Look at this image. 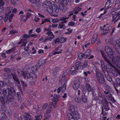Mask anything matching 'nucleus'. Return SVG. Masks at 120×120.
Returning a JSON list of instances; mask_svg holds the SVG:
<instances>
[{
  "mask_svg": "<svg viewBox=\"0 0 120 120\" xmlns=\"http://www.w3.org/2000/svg\"><path fill=\"white\" fill-rule=\"evenodd\" d=\"M7 90H8V94H12V95L15 96L16 93L14 88L12 87H11L10 88H8Z\"/></svg>",
  "mask_w": 120,
  "mask_h": 120,
  "instance_id": "obj_11",
  "label": "nucleus"
},
{
  "mask_svg": "<svg viewBox=\"0 0 120 120\" xmlns=\"http://www.w3.org/2000/svg\"><path fill=\"white\" fill-rule=\"evenodd\" d=\"M29 37H30L26 34H25L24 35H23L22 37V38L26 39H27V38Z\"/></svg>",
  "mask_w": 120,
  "mask_h": 120,
  "instance_id": "obj_58",
  "label": "nucleus"
},
{
  "mask_svg": "<svg viewBox=\"0 0 120 120\" xmlns=\"http://www.w3.org/2000/svg\"><path fill=\"white\" fill-rule=\"evenodd\" d=\"M81 9V8L79 7H76L75 8L74 13L75 14H77Z\"/></svg>",
  "mask_w": 120,
  "mask_h": 120,
  "instance_id": "obj_31",
  "label": "nucleus"
},
{
  "mask_svg": "<svg viewBox=\"0 0 120 120\" xmlns=\"http://www.w3.org/2000/svg\"><path fill=\"white\" fill-rule=\"evenodd\" d=\"M1 119L4 120L6 119V116L4 112L1 113Z\"/></svg>",
  "mask_w": 120,
  "mask_h": 120,
  "instance_id": "obj_30",
  "label": "nucleus"
},
{
  "mask_svg": "<svg viewBox=\"0 0 120 120\" xmlns=\"http://www.w3.org/2000/svg\"><path fill=\"white\" fill-rule=\"evenodd\" d=\"M52 108V105H50L49 106V108H48L46 110V113L47 114H49L51 112Z\"/></svg>",
  "mask_w": 120,
  "mask_h": 120,
  "instance_id": "obj_32",
  "label": "nucleus"
},
{
  "mask_svg": "<svg viewBox=\"0 0 120 120\" xmlns=\"http://www.w3.org/2000/svg\"><path fill=\"white\" fill-rule=\"evenodd\" d=\"M18 0H11V2L13 5H16V1H17Z\"/></svg>",
  "mask_w": 120,
  "mask_h": 120,
  "instance_id": "obj_59",
  "label": "nucleus"
},
{
  "mask_svg": "<svg viewBox=\"0 0 120 120\" xmlns=\"http://www.w3.org/2000/svg\"><path fill=\"white\" fill-rule=\"evenodd\" d=\"M46 9L47 12L50 14L52 13L53 11L51 7H50V6L47 8H46Z\"/></svg>",
  "mask_w": 120,
  "mask_h": 120,
  "instance_id": "obj_28",
  "label": "nucleus"
},
{
  "mask_svg": "<svg viewBox=\"0 0 120 120\" xmlns=\"http://www.w3.org/2000/svg\"><path fill=\"white\" fill-rule=\"evenodd\" d=\"M80 82L77 79L74 82L73 87L75 90L78 89L79 87Z\"/></svg>",
  "mask_w": 120,
  "mask_h": 120,
  "instance_id": "obj_8",
  "label": "nucleus"
},
{
  "mask_svg": "<svg viewBox=\"0 0 120 120\" xmlns=\"http://www.w3.org/2000/svg\"><path fill=\"white\" fill-rule=\"evenodd\" d=\"M100 52L101 53V55L104 58L105 61L107 62L108 64H109L110 65L108 64L106 65V68H108V69H109V67H110V66H112V65L111 64V62L110 61V60L111 59H109L108 56H106V55L105 53L102 50H101L100 51Z\"/></svg>",
  "mask_w": 120,
  "mask_h": 120,
  "instance_id": "obj_3",
  "label": "nucleus"
},
{
  "mask_svg": "<svg viewBox=\"0 0 120 120\" xmlns=\"http://www.w3.org/2000/svg\"><path fill=\"white\" fill-rule=\"evenodd\" d=\"M33 108L34 109H35L37 111L38 110L39 107L37 105H34L33 106Z\"/></svg>",
  "mask_w": 120,
  "mask_h": 120,
  "instance_id": "obj_60",
  "label": "nucleus"
},
{
  "mask_svg": "<svg viewBox=\"0 0 120 120\" xmlns=\"http://www.w3.org/2000/svg\"><path fill=\"white\" fill-rule=\"evenodd\" d=\"M117 16L116 15V14L115 15V16H113V17L112 18V22H113L114 21H115L114 22V23L116 24V22L117 21H116V19H117Z\"/></svg>",
  "mask_w": 120,
  "mask_h": 120,
  "instance_id": "obj_33",
  "label": "nucleus"
},
{
  "mask_svg": "<svg viewBox=\"0 0 120 120\" xmlns=\"http://www.w3.org/2000/svg\"><path fill=\"white\" fill-rule=\"evenodd\" d=\"M68 112L67 113L68 117L69 120H75L79 118V114L75 111L73 106L71 105L68 109Z\"/></svg>",
  "mask_w": 120,
  "mask_h": 120,
  "instance_id": "obj_2",
  "label": "nucleus"
},
{
  "mask_svg": "<svg viewBox=\"0 0 120 120\" xmlns=\"http://www.w3.org/2000/svg\"><path fill=\"white\" fill-rule=\"evenodd\" d=\"M57 95H56L53 97V101L52 102V105H53L54 108H55L56 107V104L57 102L58 101L59 99L58 97H57Z\"/></svg>",
  "mask_w": 120,
  "mask_h": 120,
  "instance_id": "obj_10",
  "label": "nucleus"
},
{
  "mask_svg": "<svg viewBox=\"0 0 120 120\" xmlns=\"http://www.w3.org/2000/svg\"><path fill=\"white\" fill-rule=\"evenodd\" d=\"M60 42V43H62L66 41V39L65 38H64L63 37H61L59 39Z\"/></svg>",
  "mask_w": 120,
  "mask_h": 120,
  "instance_id": "obj_38",
  "label": "nucleus"
},
{
  "mask_svg": "<svg viewBox=\"0 0 120 120\" xmlns=\"http://www.w3.org/2000/svg\"><path fill=\"white\" fill-rule=\"evenodd\" d=\"M24 120H33L31 118L30 115L28 113H26L25 114V116L24 117Z\"/></svg>",
  "mask_w": 120,
  "mask_h": 120,
  "instance_id": "obj_22",
  "label": "nucleus"
},
{
  "mask_svg": "<svg viewBox=\"0 0 120 120\" xmlns=\"http://www.w3.org/2000/svg\"><path fill=\"white\" fill-rule=\"evenodd\" d=\"M75 100V101L78 103H80L81 101L80 99V98H76Z\"/></svg>",
  "mask_w": 120,
  "mask_h": 120,
  "instance_id": "obj_57",
  "label": "nucleus"
},
{
  "mask_svg": "<svg viewBox=\"0 0 120 120\" xmlns=\"http://www.w3.org/2000/svg\"><path fill=\"white\" fill-rule=\"evenodd\" d=\"M49 21L48 18L44 19L42 20V24H43L45 22H48Z\"/></svg>",
  "mask_w": 120,
  "mask_h": 120,
  "instance_id": "obj_61",
  "label": "nucleus"
},
{
  "mask_svg": "<svg viewBox=\"0 0 120 120\" xmlns=\"http://www.w3.org/2000/svg\"><path fill=\"white\" fill-rule=\"evenodd\" d=\"M60 1L61 4L66 6L67 5L68 2L66 0H60Z\"/></svg>",
  "mask_w": 120,
  "mask_h": 120,
  "instance_id": "obj_26",
  "label": "nucleus"
},
{
  "mask_svg": "<svg viewBox=\"0 0 120 120\" xmlns=\"http://www.w3.org/2000/svg\"><path fill=\"white\" fill-rule=\"evenodd\" d=\"M14 95L11 94H9L6 96L7 101L8 102H12L13 101L14 98Z\"/></svg>",
  "mask_w": 120,
  "mask_h": 120,
  "instance_id": "obj_13",
  "label": "nucleus"
},
{
  "mask_svg": "<svg viewBox=\"0 0 120 120\" xmlns=\"http://www.w3.org/2000/svg\"><path fill=\"white\" fill-rule=\"evenodd\" d=\"M37 77V75L34 72H32L31 77L34 79H35Z\"/></svg>",
  "mask_w": 120,
  "mask_h": 120,
  "instance_id": "obj_46",
  "label": "nucleus"
},
{
  "mask_svg": "<svg viewBox=\"0 0 120 120\" xmlns=\"http://www.w3.org/2000/svg\"><path fill=\"white\" fill-rule=\"evenodd\" d=\"M5 97L4 95L2 96H0V100L3 105H4L5 102V101L4 99Z\"/></svg>",
  "mask_w": 120,
  "mask_h": 120,
  "instance_id": "obj_23",
  "label": "nucleus"
},
{
  "mask_svg": "<svg viewBox=\"0 0 120 120\" xmlns=\"http://www.w3.org/2000/svg\"><path fill=\"white\" fill-rule=\"evenodd\" d=\"M96 78L98 82L101 84L104 82V77L99 72H97L96 74Z\"/></svg>",
  "mask_w": 120,
  "mask_h": 120,
  "instance_id": "obj_4",
  "label": "nucleus"
},
{
  "mask_svg": "<svg viewBox=\"0 0 120 120\" xmlns=\"http://www.w3.org/2000/svg\"><path fill=\"white\" fill-rule=\"evenodd\" d=\"M116 49L117 52L119 54H120V47H119V48L116 47Z\"/></svg>",
  "mask_w": 120,
  "mask_h": 120,
  "instance_id": "obj_64",
  "label": "nucleus"
},
{
  "mask_svg": "<svg viewBox=\"0 0 120 120\" xmlns=\"http://www.w3.org/2000/svg\"><path fill=\"white\" fill-rule=\"evenodd\" d=\"M25 10V12L26 11H28L32 12V15H34V14H35V13L34 12V11L31 9H30V8H26V9Z\"/></svg>",
  "mask_w": 120,
  "mask_h": 120,
  "instance_id": "obj_43",
  "label": "nucleus"
},
{
  "mask_svg": "<svg viewBox=\"0 0 120 120\" xmlns=\"http://www.w3.org/2000/svg\"><path fill=\"white\" fill-rule=\"evenodd\" d=\"M18 31L15 30H11L10 31V34H13L15 33H18Z\"/></svg>",
  "mask_w": 120,
  "mask_h": 120,
  "instance_id": "obj_49",
  "label": "nucleus"
},
{
  "mask_svg": "<svg viewBox=\"0 0 120 120\" xmlns=\"http://www.w3.org/2000/svg\"><path fill=\"white\" fill-rule=\"evenodd\" d=\"M90 49L87 50L84 53V55L86 58L88 57L90 54Z\"/></svg>",
  "mask_w": 120,
  "mask_h": 120,
  "instance_id": "obj_21",
  "label": "nucleus"
},
{
  "mask_svg": "<svg viewBox=\"0 0 120 120\" xmlns=\"http://www.w3.org/2000/svg\"><path fill=\"white\" fill-rule=\"evenodd\" d=\"M82 99L84 103H86L87 102V98L85 96H83L82 97Z\"/></svg>",
  "mask_w": 120,
  "mask_h": 120,
  "instance_id": "obj_37",
  "label": "nucleus"
},
{
  "mask_svg": "<svg viewBox=\"0 0 120 120\" xmlns=\"http://www.w3.org/2000/svg\"><path fill=\"white\" fill-rule=\"evenodd\" d=\"M116 82L117 85L120 86V79L117 78L116 79Z\"/></svg>",
  "mask_w": 120,
  "mask_h": 120,
  "instance_id": "obj_42",
  "label": "nucleus"
},
{
  "mask_svg": "<svg viewBox=\"0 0 120 120\" xmlns=\"http://www.w3.org/2000/svg\"><path fill=\"white\" fill-rule=\"evenodd\" d=\"M40 61L41 63L40 64L41 65H43L44 64L46 63V60H41V61Z\"/></svg>",
  "mask_w": 120,
  "mask_h": 120,
  "instance_id": "obj_50",
  "label": "nucleus"
},
{
  "mask_svg": "<svg viewBox=\"0 0 120 120\" xmlns=\"http://www.w3.org/2000/svg\"><path fill=\"white\" fill-rule=\"evenodd\" d=\"M51 7L53 11L55 12L56 13H57L59 11V9L58 8V6L57 5L54 4V2H52L51 3Z\"/></svg>",
  "mask_w": 120,
  "mask_h": 120,
  "instance_id": "obj_7",
  "label": "nucleus"
},
{
  "mask_svg": "<svg viewBox=\"0 0 120 120\" xmlns=\"http://www.w3.org/2000/svg\"><path fill=\"white\" fill-rule=\"evenodd\" d=\"M23 11H21L19 13V15H20V16L21 19H23L24 18V17H25L26 18V19H23L22 21H24L25 22H26L27 20V17H26L25 16H23L22 15L23 14Z\"/></svg>",
  "mask_w": 120,
  "mask_h": 120,
  "instance_id": "obj_20",
  "label": "nucleus"
},
{
  "mask_svg": "<svg viewBox=\"0 0 120 120\" xmlns=\"http://www.w3.org/2000/svg\"><path fill=\"white\" fill-rule=\"evenodd\" d=\"M6 16L5 17V20L6 21L9 19V20L10 22L12 21L11 19L14 16V15L11 13V12H7L6 13Z\"/></svg>",
  "mask_w": 120,
  "mask_h": 120,
  "instance_id": "obj_6",
  "label": "nucleus"
},
{
  "mask_svg": "<svg viewBox=\"0 0 120 120\" xmlns=\"http://www.w3.org/2000/svg\"><path fill=\"white\" fill-rule=\"evenodd\" d=\"M105 50L110 59L112 60V62L114 64H115L117 67L120 66V58L117 56L114 57L113 53L111 49L108 46H106L105 48Z\"/></svg>",
  "mask_w": 120,
  "mask_h": 120,
  "instance_id": "obj_1",
  "label": "nucleus"
},
{
  "mask_svg": "<svg viewBox=\"0 0 120 120\" xmlns=\"http://www.w3.org/2000/svg\"><path fill=\"white\" fill-rule=\"evenodd\" d=\"M116 48L117 47L119 48V47H120V38L117 39L116 40Z\"/></svg>",
  "mask_w": 120,
  "mask_h": 120,
  "instance_id": "obj_24",
  "label": "nucleus"
},
{
  "mask_svg": "<svg viewBox=\"0 0 120 120\" xmlns=\"http://www.w3.org/2000/svg\"><path fill=\"white\" fill-rule=\"evenodd\" d=\"M113 1H112V0H107V2L105 4V6H107V7H108V5H107V4H111V3H112L113 2Z\"/></svg>",
  "mask_w": 120,
  "mask_h": 120,
  "instance_id": "obj_44",
  "label": "nucleus"
},
{
  "mask_svg": "<svg viewBox=\"0 0 120 120\" xmlns=\"http://www.w3.org/2000/svg\"><path fill=\"white\" fill-rule=\"evenodd\" d=\"M42 117V116L40 115L39 116H35L36 120H41Z\"/></svg>",
  "mask_w": 120,
  "mask_h": 120,
  "instance_id": "obj_45",
  "label": "nucleus"
},
{
  "mask_svg": "<svg viewBox=\"0 0 120 120\" xmlns=\"http://www.w3.org/2000/svg\"><path fill=\"white\" fill-rule=\"evenodd\" d=\"M32 3L34 4L37 3V2H39V0H28Z\"/></svg>",
  "mask_w": 120,
  "mask_h": 120,
  "instance_id": "obj_48",
  "label": "nucleus"
},
{
  "mask_svg": "<svg viewBox=\"0 0 120 120\" xmlns=\"http://www.w3.org/2000/svg\"><path fill=\"white\" fill-rule=\"evenodd\" d=\"M103 106L105 109L106 111H108L109 109V108L108 105V102L105 101L103 102Z\"/></svg>",
  "mask_w": 120,
  "mask_h": 120,
  "instance_id": "obj_18",
  "label": "nucleus"
},
{
  "mask_svg": "<svg viewBox=\"0 0 120 120\" xmlns=\"http://www.w3.org/2000/svg\"><path fill=\"white\" fill-rule=\"evenodd\" d=\"M103 30H104V31L103 32V33L105 34V33H107L108 32H104V31H108L109 30H110V29H109L108 28V27L106 29H104V28H103Z\"/></svg>",
  "mask_w": 120,
  "mask_h": 120,
  "instance_id": "obj_53",
  "label": "nucleus"
},
{
  "mask_svg": "<svg viewBox=\"0 0 120 120\" xmlns=\"http://www.w3.org/2000/svg\"><path fill=\"white\" fill-rule=\"evenodd\" d=\"M114 65H112V67L114 68L115 70L116 71H115V73L114 74L115 75V73H116V75H114L115 76H117L118 75H120V70H118L117 68H116V65L115 64H114ZM117 67V66H116Z\"/></svg>",
  "mask_w": 120,
  "mask_h": 120,
  "instance_id": "obj_15",
  "label": "nucleus"
},
{
  "mask_svg": "<svg viewBox=\"0 0 120 120\" xmlns=\"http://www.w3.org/2000/svg\"><path fill=\"white\" fill-rule=\"evenodd\" d=\"M75 70H72L71 71H72L71 72V74L72 75H74V74H75L76 72V71H75L78 69V68L76 67L75 68Z\"/></svg>",
  "mask_w": 120,
  "mask_h": 120,
  "instance_id": "obj_51",
  "label": "nucleus"
},
{
  "mask_svg": "<svg viewBox=\"0 0 120 120\" xmlns=\"http://www.w3.org/2000/svg\"><path fill=\"white\" fill-rule=\"evenodd\" d=\"M41 63L40 61H39L38 63L36 64V65L34 66V68L32 67V68H34V69H36V71H37L38 69L39 68L40 66H41L40 64Z\"/></svg>",
  "mask_w": 120,
  "mask_h": 120,
  "instance_id": "obj_25",
  "label": "nucleus"
},
{
  "mask_svg": "<svg viewBox=\"0 0 120 120\" xmlns=\"http://www.w3.org/2000/svg\"><path fill=\"white\" fill-rule=\"evenodd\" d=\"M86 88L88 92H91L92 93L94 92L95 88L94 87L92 88L91 86L88 83H86L85 84Z\"/></svg>",
  "mask_w": 120,
  "mask_h": 120,
  "instance_id": "obj_9",
  "label": "nucleus"
},
{
  "mask_svg": "<svg viewBox=\"0 0 120 120\" xmlns=\"http://www.w3.org/2000/svg\"><path fill=\"white\" fill-rule=\"evenodd\" d=\"M0 93L3 94L4 95H6L7 94L6 89L5 88H4L2 90V92L1 91H0Z\"/></svg>",
  "mask_w": 120,
  "mask_h": 120,
  "instance_id": "obj_34",
  "label": "nucleus"
},
{
  "mask_svg": "<svg viewBox=\"0 0 120 120\" xmlns=\"http://www.w3.org/2000/svg\"><path fill=\"white\" fill-rule=\"evenodd\" d=\"M87 61H85L83 64V65L80 67V69L83 70L87 66Z\"/></svg>",
  "mask_w": 120,
  "mask_h": 120,
  "instance_id": "obj_27",
  "label": "nucleus"
},
{
  "mask_svg": "<svg viewBox=\"0 0 120 120\" xmlns=\"http://www.w3.org/2000/svg\"><path fill=\"white\" fill-rule=\"evenodd\" d=\"M85 57L84 54L82 53H80L78 55V58L80 60H82L83 58H86Z\"/></svg>",
  "mask_w": 120,
  "mask_h": 120,
  "instance_id": "obj_29",
  "label": "nucleus"
},
{
  "mask_svg": "<svg viewBox=\"0 0 120 120\" xmlns=\"http://www.w3.org/2000/svg\"><path fill=\"white\" fill-rule=\"evenodd\" d=\"M64 5H63L61 4H60L59 5V8L60 10H62L63 9L64 7Z\"/></svg>",
  "mask_w": 120,
  "mask_h": 120,
  "instance_id": "obj_54",
  "label": "nucleus"
},
{
  "mask_svg": "<svg viewBox=\"0 0 120 120\" xmlns=\"http://www.w3.org/2000/svg\"><path fill=\"white\" fill-rule=\"evenodd\" d=\"M67 22V21L64 20L62 22L60 23L58 26V28L64 29L66 27V26L64 23H66Z\"/></svg>",
  "mask_w": 120,
  "mask_h": 120,
  "instance_id": "obj_12",
  "label": "nucleus"
},
{
  "mask_svg": "<svg viewBox=\"0 0 120 120\" xmlns=\"http://www.w3.org/2000/svg\"><path fill=\"white\" fill-rule=\"evenodd\" d=\"M67 30H68L69 32L66 33L68 34H69L70 33H71L72 32V30L71 29L69 28L68 29H67Z\"/></svg>",
  "mask_w": 120,
  "mask_h": 120,
  "instance_id": "obj_63",
  "label": "nucleus"
},
{
  "mask_svg": "<svg viewBox=\"0 0 120 120\" xmlns=\"http://www.w3.org/2000/svg\"><path fill=\"white\" fill-rule=\"evenodd\" d=\"M45 30L47 31H49L47 32L46 34L48 35V36L47 37L49 39H50L49 40V41L51 40L52 39H53L55 38L54 35L53 34L52 32L50 31V29L49 30V29L45 28Z\"/></svg>",
  "mask_w": 120,
  "mask_h": 120,
  "instance_id": "obj_5",
  "label": "nucleus"
},
{
  "mask_svg": "<svg viewBox=\"0 0 120 120\" xmlns=\"http://www.w3.org/2000/svg\"><path fill=\"white\" fill-rule=\"evenodd\" d=\"M51 4L50 2L46 1L42 3V5L44 8H47L50 6Z\"/></svg>",
  "mask_w": 120,
  "mask_h": 120,
  "instance_id": "obj_14",
  "label": "nucleus"
},
{
  "mask_svg": "<svg viewBox=\"0 0 120 120\" xmlns=\"http://www.w3.org/2000/svg\"><path fill=\"white\" fill-rule=\"evenodd\" d=\"M102 99L103 98L102 95L101 94H100V96H99L98 98V100L99 101H101V102L103 103L102 101Z\"/></svg>",
  "mask_w": 120,
  "mask_h": 120,
  "instance_id": "obj_52",
  "label": "nucleus"
},
{
  "mask_svg": "<svg viewBox=\"0 0 120 120\" xmlns=\"http://www.w3.org/2000/svg\"><path fill=\"white\" fill-rule=\"evenodd\" d=\"M61 90L62 92H64L66 89V86L65 83H64L63 85L61 87Z\"/></svg>",
  "mask_w": 120,
  "mask_h": 120,
  "instance_id": "obj_35",
  "label": "nucleus"
},
{
  "mask_svg": "<svg viewBox=\"0 0 120 120\" xmlns=\"http://www.w3.org/2000/svg\"><path fill=\"white\" fill-rule=\"evenodd\" d=\"M21 94L19 92H17V97L19 99V100L20 101H21V98L20 97Z\"/></svg>",
  "mask_w": 120,
  "mask_h": 120,
  "instance_id": "obj_39",
  "label": "nucleus"
},
{
  "mask_svg": "<svg viewBox=\"0 0 120 120\" xmlns=\"http://www.w3.org/2000/svg\"><path fill=\"white\" fill-rule=\"evenodd\" d=\"M61 81L62 83H65V82H66V77L65 76H63L62 78Z\"/></svg>",
  "mask_w": 120,
  "mask_h": 120,
  "instance_id": "obj_40",
  "label": "nucleus"
},
{
  "mask_svg": "<svg viewBox=\"0 0 120 120\" xmlns=\"http://www.w3.org/2000/svg\"><path fill=\"white\" fill-rule=\"evenodd\" d=\"M25 78H31V75L32 74V72H31L29 73L28 71H26L24 73Z\"/></svg>",
  "mask_w": 120,
  "mask_h": 120,
  "instance_id": "obj_16",
  "label": "nucleus"
},
{
  "mask_svg": "<svg viewBox=\"0 0 120 120\" xmlns=\"http://www.w3.org/2000/svg\"><path fill=\"white\" fill-rule=\"evenodd\" d=\"M97 34H94L92 40L91 42L92 44H94L96 42L97 40Z\"/></svg>",
  "mask_w": 120,
  "mask_h": 120,
  "instance_id": "obj_17",
  "label": "nucleus"
},
{
  "mask_svg": "<svg viewBox=\"0 0 120 120\" xmlns=\"http://www.w3.org/2000/svg\"><path fill=\"white\" fill-rule=\"evenodd\" d=\"M75 64L76 66L78 67L82 65V63L81 62L79 61L76 62V63Z\"/></svg>",
  "mask_w": 120,
  "mask_h": 120,
  "instance_id": "obj_56",
  "label": "nucleus"
},
{
  "mask_svg": "<svg viewBox=\"0 0 120 120\" xmlns=\"http://www.w3.org/2000/svg\"><path fill=\"white\" fill-rule=\"evenodd\" d=\"M13 9L12 7H10L7 8L6 9L7 12H11Z\"/></svg>",
  "mask_w": 120,
  "mask_h": 120,
  "instance_id": "obj_41",
  "label": "nucleus"
},
{
  "mask_svg": "<svg viewBox=\"0 0 120 120\" xmlns=\"http://www.w3.org/2000/svg\"><path fill=\"white\" fill-rule=\"evenodd\" d=\"M4 8L2 6H0V14L3 11Z\"/></svg>",
  "mask_w": 120,
  "mask_h": 120,
  "instance_id": "obj_62",
  "label": "nucleus"
},
{
  "mask_svg": "<svg viewBox=\"0 0 120 120\" xmlns=\"http://www.w3.org/2000/svg\"><path fill=\"white\" fill-rule=\"evenodd\" d=\"M21 82L22 83V85L23 86H27V84L24 81H21Z\"/></svg>",
  "mask_w": 120,
  "mask_h": 120,
  "instance_id": "obj_55",
  "label": "nucleus"
},
{
  "mask_svg": "<svg viewBox=\"0 0 120 120\" xmlns=\"http://www.w3.org/2000/svg\"><path fill=\"white\" fill-rule=\"evenodd\" d=\"M11 75L12 76L14 80L17 82L18 84H19L20 81L18 79L17 75H15L14 74L12 73H11Z\"/></svg>",
  "mask_w": 120,
  "mask_h": 120,
  "instance_id": "obj_19",
  "label": "nucleus"
},
{
  "mask_svg": "<svg viewBox=\"0 0 120 120\" xmlns=\"http://www.w3.org/2000/svg\"><path fill=\"white\" fill-rule=\"evenodd\" d=\"M4 71L6 72L7 73H9L11 71V70L10 68H6L4 69Z\"/></svg>",
  "mask_w": 120,
  "mask_h": 120,
  "instance_id": "obj_47",
  "label": "nucleus"
},
{
  "mask_svg": "<svg viewBox=\"0 0 120 120\" xmlns=\"http://www.w3.org/2000/svg\"><path fill=\"white\" fill-rule=\"evenodd\" d=\"M58 71V68H54L53 70V74L54 75H56Z\"/></svg>",
  "mask_w": 120,
  "mask_h": 120,
  "instance_id": "obj_36",
  "label": "nucleus"
}]
</instances>
